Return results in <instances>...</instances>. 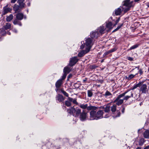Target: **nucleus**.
Returning <instances> with one entry per match:
<instances>
[{
    "label": "nucleus",
    "instance_id": "f257e3e1",
    "mask_svg": "<svg viewBox=\"0 0 149 149\" xmlns=\"http://www.w3.org/2000/svg\"><path fill=\"white\" fill-rule=\"evenodd\" d=\"M133 97V92L129 90L118 95L114 100L113 102L116 103V105L119 106L123 103L124 100L127 101L129 98Z\"/></svg>",
    "mask_w": 149,
    "mask_h": 149
},
{
    "label": "nucleus",
    "instance_id": "f03ea898",
    "mask_svg": "<svg viewBox=\"0 0 149 149\" xmlns=\"http://www.w3.org/2000/svg\"><path fill=\"white\" fill-rule=\"evenodd\" d=\"M95 109H91L90 112L89 119L91 120L95 119L98 120L103 117V112L102 110H99L98 107H96Z\"/></svg>",
    "mask_w": 149,
    "mask_h": 149
},
{
    "label": "nucleus",
    "instance_id": "7ed1b4c3",
    "mask_svg": "<svg viewBox=\"0 0 149 149\" xmlns=\"http://www.w3.org/2000/svg\"><path fill=\"white\" fill-rule=\"evenodd\" d=\"M67 112L75 117H77L81 113V109L78 108H74L73 107H71L68 110Z\"/></svg>",
    "mask_w": 149,
    "mask_h": 149
},
{
    "label": "nucleus",
    "instance_id": "20e7f679",
    "mask_svg": "<svg viewBox=\"0 0 149 149\" xmlns=\"http://www.w3.org/2000/svg\"><path fill=\"white\" fill-rule=\"evenodd\" d=\"M126 0H125V1H124L123 2V6H125L126 7V8H124L123 7H122V9L120 8H117V9H116L115 10V14L116 15H120V14H121L122 11H124V12L125 13H126L127 11H129L130 10V8L132 7V6H131L130 7H129V10H128L126 12H125V10L127 8H129V6H126L127 5H125L124 4V3H125V1H126Z\"/></svg>",
    "mask_w": 149,
    "mask_h": 149
},
{
    "label": "nucleus",
    "instance_id": "39448f33",
    "mask_svg": "<svg viewBox=\"0 0 149 149\" xmlns=\"http://www.w3.org/2000/svg\"><path fill=\"white\" fill-rule=\"evenodd\" d=\"M117 106L116 105H113L111 107V110L113 114H114L115 117H119L120 113L119 110H116Z\"/></svg>",
    "mask_w": 149,
    "mask_h": 149
},
{
    "label": "nucleus",
    "instance_id": "423d86ee",
    "mask_svg": "<svg viewBox=\"0 0 149 149\" xmlns=\"http://www.w3.org/2000/svg\"><path fill=\"white\" fill-rule=\"evenodd\" d=\"M93 39L90 38L87 39L86 41L85 44L86 46V48L89 51L93 45Z\"/></svg>",
    "mask_w": 149,
    "mask_h": 149
},
{
    "label": "nucleus",
    "instance_id": "0eeeda50",
    "mask_svg": "<svg viewBox=\"0 0 149 149\" xmlns=\"http://www.w3.org/2000/svg\"><path fill=\"white\" fill-rule=\"evenodd\" d=\"M140 87L139 91L141 92V94H146L148 93V88L146 84H142Z\"/></svg>",
    "mask_w": 149,
    "mask_h": 149
},
{
    "label": "nucleus",
    "instance_id": "6e6552de",
    "mask_svg": "<svg viewBox=\"0 0 149 149\" xmlns=\"http://www.w3.org/2000/svg\"><path fill=\"white\" fill-rule=\"evenodd\" d=\"M24 8V7L21 5L15 4L14 5L13 8L15 11V13H17L20 12Z\"/></svg>",
    "mask_w": 149,
    "mask_h": 149
},
{
    "label": "nucleus",
    "instance_id": "1a4fd4ad",
    "mask_svg": "<svg viewBox=\"0 0 149 149\" xmlns=\"http://www.w3.org/2000/svg\"><path fill=\"white\" fill-rule=\"evenodd\" d=\"M140 0H126L125 1L124 4L128 6L129 7L125 10V12H126L128 10L130 7L133 6L132 3L134 1L135 2H138Z\"/></svg>",
    "mask_w": 149,
    "mask_h": 149
},
{
    "label": "nucleus",
    "instance_id": "9d476101",
    "mask_svg": "<svg viewBox=\"0 0 149 149\" xmlns=\"http://www.w3.org/2000/svg\"><path fill=\"white\" fill-rule=\"evenodd\" d=\"M88 106L87 104H81L79 106V107L81 108L84 109H86L88 111L91 110V109H95L96 108L95 106L90 105L88 107Z\"/></svg>",
    "mask_w": 149,
    "mask_h": 149
},
{
    "label": "nucleus",
    "instance_id": "9b49d317",
    "mask_svg": "<svg viewBox=\"0 0 149 149\" xmlns=\"http://www.w3.org/2000/svg\"><path fill=\"white\" fill-rule=\"evenodd\" d=\"M78 61V59L76 56L70 58L69 65L70 66H72L74 65Z\"/></svg>",
    "mask_w": 149,
    "mask_h": 149
},
{
    "label": "nucleus",
    "instance_id": "f8f14e48",
    "mask_svg": "<svg viewBox=\"0 0 149 149\" xmlns=\"http://www.w3.org/2000/svg\"><path fill=\"white\" fill-rule=\"evenodd\" d=\"M80 115V119L82 121H84L87 118V113L85 111L83 110L82 112Z\"/></svg>",
    "mask_w": 149,
    "mask_h": 149
},
{
    "label": "nucleus",
    "instance_id": "ddd939ff",
    "mask_svg": "<svg viewBox=\"0 0 149 149\" xmlns=\"http://www.w3.org/2000/svg\"><path fill=\"white\" fill-rule=\"evenodd\" d=\"M56 98V100L59 102H63L65 99V98L62 95L59 94L57 95Z\"/></svg>",
    "mask_w": 149,
    "mask_h": 149
},
{
    "label": "nucleus",
    "instance_id": "4468645a",
    "mask_svg": "<svg viewBox=\"0 0 149 149\" xmlns=\"http://www.w3.org/2000/svg\"><path fill=\"white\" fill-rule=\"evenodd\" d=\"M12 9L8 8H3V11L2 12V14L3 15H5L6 14L9 12H11Z\"/></svg>",
    "mask_w": 149,
    "mask_h": 149
},
{
    "label": "nucleus",
    "instance_id": "2eb2a0df",
    "mask_svg": "<svg viewBox=\"0 0 149 149\" xmlns=\"http://www.w3.org/2000/svg\"><path fill=\"white\" fill-rule=\"evenodd\" d=\"M89 52V51L86 48L85 50H82L80 52H79L78 55V56L79 57H82Z\"/></svg>",
    "mask_w": 149,
    "mask_h": 149
},
{
    "label": "nucleus",
    "instance_id": "dca6fc26",
    "mask_svg": "<svg viewBox=\"0 0 149 149\" xmlns=\"http://www.w3.org/2000/svg\"><path fill=\"white\" fill-rule=\"evenodd\" d=\"M105 28L104 26H102L98 28L97 31L101 35L104 33Z\"/></svg>",
    "mask_w": 149,
    "mask_h": 149
},
{
    "label": "nucleus",
    "instance_id": "f3484780",
    "mask_svg": "<svg viewBox=\"0 0 149 149\" xmlns=\"http://www.w3.org/2000/svg\"><path fill=\"white\" fill-rule=\"evenodd\" d=\"M24 15L23 13L19 12L16 15V18L20 21L22 20L24 18Z\"/></svg>",
    "mask_w": 149,
    "mask_h": 149
},
{
    "label": "nucleus",
    "instance_id": "a211bd4d",
    "mask_svg": "<svg viewBox=\"0 0 149 149\" xmlns=\"http://www.w3.org/2000/svg\"><path fill=\"white\" fill-rule=\"evenodd\" d=\"M99 33L97 31H95L92 32L91 33V38H97L98 36H99Z\"/></svg>",
    "mask_w": 149,
    "mask_h": 149
},
{
    "label": "nucleus",
    "instance_id": "6ab92c4d",
    "mask_svg": "<svg viewBox=\"0 0 149 149\" xmlns=\"http://www.w3.org/2000/svg\"><path fill=\"white\" fill-rule=\"evenodd\" d=\"M63 84V81L61 80V79L58 80L56 83V87L57 88H60Z\"/></svg>",
    "mask_w": 149,
    "mask_h": 149
},
{
    "label": "nucleus",
    "instance_id": "aec40b11",
    "mask_svg": "<svg viewBox=\"0 0 149 149\" xmlns=\"http://www.w3.org/2000/svg\"><path fill=\"white\" fill-rule=\"evenodd\" d=\"M144 81H140L138 84L134 85L131 88V90H133L136 88L137 87H140L141 84L143 83Z\"/></svg>",
    "mask_w": 149,
    "mask_h": 149
},
{
    "label": "nucleus",
    "instance_id": "412c9836",
    "mask_svg": "<svg viewBox=\"0 0 149 149\" xmlns=\"http://www.w3.org/2000/svg\"><path fill=\"white\" fill-rule=\"evenodd\" d=\"M105 97H112V95L111 93L109 91H106L105 94L103 95Z\"/></svg>",
    "mask_w": 149,
    "mask_h": 149
},
{
    "label": "nucleus",
    "instance_id": "4be33fe9",
    "mask_svg": "<svg viewBox=\"0 0 149 149\" xmlns=\"http://www.w3.org/2000/svg\"><path fill=\"white\" fill-rule=\"evenodd\" d=\"M143 136L145 138H149V130H148L143 132Z\"/></svg>",
    "mask_w": 149,
    "mask_h": 149
},
{
    "label": "nucleus",
    "instance_id": "5701e85b",
    "mask_svg": "<svg viewBox=\"0 0 149 149\" xmlns=\"http://www.w3.org/2000/svg\"><path fill=\"white\" fill-rule=\"evenodd\" d=\"M68 99L70 101H71V102H72V103L74 104H75L76 105H78V103L77 101V99H73L72 98L68 97Z\"/></svg>",
    "mask_w": 149,
    "mask_h": 149
},
{
    "label": "nucleus",
    "instance_id": "b1692460",
    "mask_svg": "<svg viewBox=\"0 0 149 149\" xmlns=\"http://www.w3.org/2000/svg\"><path fill=\"white\" fill-rule=\"evenodd\" d=\"M13 14H10L9 16H7L6 18V20L7 22H10L13 18Z\"/></svg>",
    "mask_w": 149,
    "mask_h": 149
},
{
    "label": "nucleus",
    "instance_id": "393cba45",
    "mask_svg": "<svg viewBox=\"0 0 149 149\" xmlns=\"http://www.w3.org/2000/svg\"><path fill=\"white\" fill-rule=\"evenodd\" d=\"M25 0H18L17 3L19 5H21L24 7H25V4L24 3Z\"/></svg>",
    "mask_w": 149,
    "mask_h": 149
},
{
    "label": "nucleus",
    "instance_id": "a878e982",
    "mask_svg": "<svg viewBox=\"0 0 149 149\" xmlns=\"http://www.w3.org/2000/svg\"><path fill=\"white\" fill-rule=\"evenodd\" d=\"M70 71V68L68 67H65L63 70L64 73H66V74H68Z\"/></svg>",
    "mask_w": 149,
    "mask_h": 149
},
{
    "label": "nucleus",
    "instance_id": "bb28decb",
    "mask_svg": "<svg viewBox=\"0 0 149 149\" xmlns=\"http://www.w3.org/2000/svg\"><path fill=\"white\" fill-rule=\"evenodd\" d=\"M11 25L9 23H6L5 26H4V28L5 29L7 30L11 28Z\"/></svg>",
    "mask_w": 149,
    "mask_h": 149
},
{
    "label": "nucleus",
    "instance_id": "cd10ccee",
    "mask_svg": "<svg viewBox=\"0 0 149 149\" xmlns=\"http://www.w3.org/2000/svg\"><path fill=\"white\" fill-rule=\"evenodd\" d=\"M145 141L144 139L141 138L139 141V145L140 146H142L145 142Z\"/></svg>",
    "mask_w": 149,
    "mask_h": 149
},
{
    "label": "nucleus",
    "instance_id": "c85d7f7f",
    "mask_svg": "<svg viewBox=\"0 0 149 149\" xmlns=\"http://www.w3.org/2000/svg\"><path fill=\"white\" fill-rule=\"evenodd\" d=\"M65 105L67 107H69L71 106V101L68 100L65 101Z\"/></svg>",
    "mask_w": 149,
    "mask_h": 149
},
{
    "label": "nucleus",
    "instance_id": "c756f323",
    "mask_svg": "<svg viewBox=\"0 0 149 149\" xmlns=\"http://www.w3.org/2000/svg\"><path fill=\"white\" fill-rule=\"evenodd\" d=\"M112 25V22H109L107 24L106 27L109 29H110L111 28Z\"/></svg>",
    "mask_w": 149,
    "mask_h": 149
},
{
    "label": "nucleus",
    "instance_id": "7c9ffc66",
    "mask_svg": "<svg viewBox=\"0 0 149 149\" xmlns=\"http://www.w3.org/2000/svg\"><path fill=\"white\" fill-rule=\"evenodd\" d=\"M88 96L89 97H91L93 95V93L92 91L91 90H88L87 91Z\"/></svg>",
    "mask_w": 149,
    "mask_h": 149
},
{
    "label": "nucleus",
    "instance_id": "2f4dec72",
    "mask_svg": "<svg viewBox=\"0 0 149 149\" xmlns=\"http://www.w3.org/2000/svg\"><path fill=\"white\" fill-rule=\"evenodd\" d=\"M139 45L138 44H135L131 47L129 49V50H131L132 49H134L139 47Z\"/></svg>",
    "mask_w": 149,
    "mask_h": 149
},
{
    "label": "nucleus",
    "instance_id": "473e14b6",
    "mask_svg": "<svg viewBox=\"0 0 149 149\" xmlns=\"http://www.w3.org/2000/svg\"><path fill=\"white\" fill-rule=\"evenodd\" d=\"M1 33L2 35L4 36L6 34V32L4 28H1L0 29Z\"/></svg>",
    "mask_w": 149,
    "mask_h": 149
},
{
    "label": "nucleus",
    "instance_id": "72a5a7b5",
    "mask_svg": "<svg viewBox=\"0 0 149 149\" xmlns=\"http://www.w3.org/2000/svg\"><path fill=\"white\" fill-rule=\"evenodd\" d=\"M61 92L65 96H66V97H69V94L65 91L62 89H61Z\"/></svg>",
    "mask_w": 149,
    "mask_h": 149
},
{
    "label": "nucleus",
    "instance_id": "f704fd0d",
    "mask_svg": "<svg viewBox=\"0 0 149 149\" xmlns=\"http://www.w3.org/2000/svg\"><path fill=\"white\" fill-rule=\"evenodd\" d=\"M137 74H138V73H136L135 75H134L133 74H130V75H129V76L128 77L127 79L129 80H130V79H132L134 77L135 75H137Z\"/></svg>",
    "mask_w": 149,
    "mask_h": 149
},
{
    "label": "nucleus",
    "instance_id": "c9c22d12",
    "mask_svg": "<svg viewBox=\"0 0 149 149\" xmlns=\"http://www.w3.org/2000/svg\"><path fill=\"white\" fill-rule=\"evenodd\" d=\"M127 105L125 104H123L122 106V109L121 110V111L123 113H124L125 107Z\"/></svg>",
    "mask_w": 149,
    "mask_h": 149
},
{
    "label": "nucleus",
    "instance_id": "e433bc0d",
    "mask_svg": "<svg viewBox=\"0 0 149 149\" xmlns=\"http://www.w3.org/2000/svg\"><path fill=\"white\" fill-rule=\"evenodd\" d=\"M110 111V107H106L104 109L105 112L108 113Z\"/></svg>",
    "mask_w": 149,
    "mask_h": 149
},
{
    "label": "nucleus",
    "instance_id": "4c0bfd02",
    "mask_svg": "<svg viewBox=\"0 0 149 149\" xmlns=\"http://www.w3.org/2000/svg\"><path fill=\"white\" fill-rule=\"evenodd\" d=\"M19 20L16 18L13 22V24L15 25L17 24L19 22Z\"/></svg>",
    "mask_w": 149,
    "mask_h": 149
},
{
    "label": "nucleus",
    "instance_id": "58836bf2",
    "mask_svg": "<svg viewBox=\"0 0 149 149\" xmlns=\"http://www.w3.org/2000/svg\"><path fill=\"white\" fill-rule=\"evenodd\" d=\"M67 74L66 73H63V75L62 76V78L60 79H61V80L63 81V80H64L66 78Z\"/></svg>",
    "mask_w": 149,
    "mask_h": 149
},
{
    "label": "nucleus",
    "instance_id": "ea45409f",
    "mask_svg": "<svg viewBox=\"0 0 149 149\" xmlns=\"http://www.w3.org/2000/svg\"><path fill=\"white\" fill-rule=\"evenodd\" d=\"M97 66L95 65H93L90 66V68L91 69H94L96 68Z\"/></svg>",
    "mask_w": 149,
    "mask_h": 149
},
{
    "label": "nucleus",
    "instance_id": "a19ab883",
    "mask_svg": "<svg viewBox=\"0 0 149 149\" xmlns=\"http://www.w3.org/2000/svg\"><path fill=\"white\" fill-rule=\"evenodd\" d=\"M127 59L129 61H134V58L130 57H127Z\"/></svg>",
    "mask_w": 149,
    "mask_h": 149
},
{
    "label": "nucleus",
    "instance_id": "79ce46f5",
    "mask_svg": "<svg viewBox=\"0 0 149 149\" xmlns=\"http://www.w3.org/2000/svg\"><path fill=\"white\" fill-rule=\"evenodd\" d=\"M111 53V52L110 51V50H109L107 52H105L104 54L103 55H104V56H106V55H107L108 54H109L110 53Z\"/></svg>",
    "mask_w": 149,
    "mask_h": 149
},
{
    "label": "nucleus",
    "instance_id": "37998d69",
    "mask_svg": "<svg viewBox=\"0 0 149 149\" xmlns=\"http://www.w3.org/2000/svg\"><path fill=\"white\" fill-rule=\"evenodd\" d=\"M138 73L140 74V75H141L143 73V71L141 69H139Z\"/></svg>",
    "mask_w": 149,
    "mask_h": 149
},
{
    "label": "nucleus",
    "instance_id": "c03bdc74",
    "mask_svg": "<svg viewBox=\"0 0 149 149\" xmlns=\"http://www.w3.org/2000/svg\"><path fill=\"white\" fill-rule=\"evenodd\" d=\"M123 25V23L119 24L117 28L119 29Z\"/></svg>",
    "mask_w": 149,
    "mask_h": 149
},
{
    "label": "nucleus",
    "instance_id": "a18cd8bd",
    "mask_svg": "<svg viewBox=\"0 0 149 149\" xmlns=\"http://www.w3.org/2000/svg\"><path fill=\"white\" fill-rule=\"evenodd\" d=\"M123 25V23L119 24L117 28L119 29Z\"/></svg>",
    "mask_w": 149,
    "mask_h": 149
},
{
    "label": "nucleus",
    "instance_id": "49530a36",
    "mask_svg": "<svg viewBox=\"0 0 149 149\" xmlns=\"http://www.w3.org/2000/svg\"><path fill=\"white\" fill-rule=\"evenodd\" d=\"M120 18H119L118 19H117L116 20V22H115V23L114 25V26L118 24V22H119V21L120 20Z\"/></svg>",
    "mask_w": 149,
    "mask_h": 149
},
{
    "label": "nucleus",
    "instance_id": "de8ad7c7",
    "mask_svg": "<svg viewBox=\"0 0 149 149\" xmlns=\"http://www.w3.org/2000/svg\"><path fill=\"white\" fill-rule=\"evenodd\" d=\"M116 50V48H113L110 49V50L111 52V53L115 51Z\"/></svg>",
    "mask_w": 149,
    "mask_h": 149
},
{
    "label": "nucleus",
    "instance_id": "09e8293b",
    "mask_svg": "<svg viewBox=\"0 0 149 149\" xmlns=\"http://www.w3.org/2000/svg\"><path fill=\"white\" fill-rule=\"evenodd\" d=\"M17 0H11V3H15L17 1Z\"/></svg>",
    "mask_w": 149,
    "mask_h": 149
},
{
    "label": "nucleus",
    "instance_id": "8fccbe9b",
    "mask_svg": "<svg viewBox=\"0 0 149 149\" xmlns=\"http://www.w3.org/2000/svg\"><path fill=\"white\" fill-rule=\"evenodd\" d=\"M119 29H118V28L117 27L114 30H113V31H112L113 32H115L116 31H118Z\"/></svg>",
    "mask_w": 149,
    "mask_h": 149
},
{
    "label": "nucleus",
    "instance_id": "3c124183",
    "mask_svg": "<svg viewBox=\"0 0 149 149\" xmlns=\"http://www.w3.org/2000/svg\"><path fill=\"white\" fill-rule=\"evenodd\" d=\"M8 4H7L6 5V6H5L4 7H3V8H8L9 7H8Z\"/></svg>",
    "mask_w": 149,
    "mask_h": 149
},
{
    "label": "nucleus",
    "instance_id": "603ef678",
    "mask_svg": "<svg viewBox=\"0 0 149 149\" xmlns=\"http://www.w3.org/2000/svg\"><path fill=\"white\" fill-rule=\"evenodd\" d=\"M17 24H18L19 26H22V23L20 22H19Z\"/></svg>",
    "mask_w": 149,
    "mask_h": 149
},
{
    "label": "nucleus",
    "instance_id": "864d4df0",
    "mask_svg": "<svg viewBox=\"0 0 149 149\" xmlns=\"http://www.w3.org/2000/svg\"><path fill=\"white\" fill-rule=\"evenodd\" d=\"M149 145L146 147L144 148V149H149Z\"/></svg>",
    "mask_w": 149,
    "mask_h": 149
},
{
    "label": "nucleus",
    "instance_id": "5fc2aeb1",
    "mask_svg": "<svg viewBox=\"0 0 149 149\" xmlns=\"http://www.w3.org/2000/svg\"><path fill=\"white\" fill-rule=\"evenodd\" d=\"M87 79L86 78H85V79H83V82L84 83H86V81L87 80Z\"/></svg>",
    "mask_w": 149,
    "mask_h": 149
},
{
    "label": "nucleus",
    "instance_id": "6e6d98bb",
    "mask_svg": "<svg viewBox=\"0 0 149 149\" xmlns=\"http://www.w3.org/2000/svg\"><path fill=\"white\" fill-rule=\"evenodd\" d=\"M84 45H82L81 46V49H83L84 48Z\"/></svg>",
    "mask_w": 149,
    "mask_h": 149
},
{
    "label": "nucleus",
    "instance_id": "4d7b16f0",
    "mask_svg": "<svg viewBox=\"0 0 149 149\" xmlns=\"http://www.w3.org/2000/svg\"><path fill=\"white\" fill-rule=\"evenodd\" d=\"M59 88H55V91H56V92H57L58 91V89Z\"/></svg>",
    "mask_w": 149,
    "mask_h": 149
},
{
    "label": "nucleus",
    "instance_id": "13d9d810",
    "mask_svg": "<svg viewBox=\"0 0 149 149\" xmlns=\"http://www.w3.org/2000/svg\"><path fill=\"white\" fill-rule=\"evenodd\" d=\"M72 76V75L70 74L69 75H68V78H70V77H71Z\"/></svg>",
    "mask_w": 149,
    "mask_h": 149
},
{
    "label": "nucleus",
    "instance_id": "bf43d9fd",
    "mask_svg": "<svg viewBox=\"0 0 149 149\" xmlns=\"http://www.w3.org/2000/svg\"><path fill=\"white\" fill-rule=\"evenodd\" d=\"M136 149H142L141 147H138Z\"/></svg>",
    "mask_w": 149,
    "mask_h": 149
},
{
    "label": "nucleus",
    "instance_id": "052dcab7",
    "mask_svg": "<svg viewBox=\"0 0 149 149\" xmlns=\"http://www.w3.org/2000/svg\"><path fill=\"white\" fill-rule=\"evenodd\" d=\"M27 5L29 6H30V2L28 3Z\"/></svg>",
    "mask_w": 149,
    "mask_h": 149
},
{
    "label": "nucleus",
    "instance_id": "680f3d73",
    "mask_svg": "<svg viewBox=\"0 0 149 149\" xmlns=\"http://www.w3.org/2000/svg\"><path fill=\"white\" fill-rule=\"evenodd\" d=\"M99 81L100 83H102L103 82V81L102 80H99Z\"/></svg>",
    "mask_w": 149,
    "mask_h": 149
},
{
    "label": "nucleus",
    "instance_id": "e2e57ef3",
    "mask_svg": "<svg viewBox=\"0 0 149 149\" xmlns=\"http://www.w3.org/2000/svg\"><path fill=\"white\" fill-rule=\"evenodd\" d=\"M146 5L148 7H149V3H147Z\"/></svg>",
    "mask_w": 149,
    "mask_h": 149
},
{
    "label": "nucleus",
    "instance_id": "0e129e2a",
    "mask_svg": "<svg viewBox=\"0 0 149 149\" xmlns=\"http://www.w3.org/2000/svg\"><path fill=\"white\" fill-rule=\"evenodd\" d=\"M128 77H127V76H126V77H125V78L126 79H127Z\"/></svg>",
    "mask_w": 149,
    "mask_h": 149
},
{
    "label": "nucleus",
    "instance_id": "69168bd1",
    "mask_svg": "<svg viewBox=\"0 0 149 149\" xmlns=\"http://www.w3.org/2000/svg\"><path fill=\"white\" fill-rule=\"evenodd\" d=\"M103 61H104V60H102L101 61V63H102V62H103Z\"/></svg>",
    "mask_w": 149,
    "mask_h": 149
},
{
    "label": "nucleus",
    "instance_id": "338daca9",
    "mask_svg": "<svg viewBox=\"0 0 149 149\" xmlns=\"http://www.w3.org/2000/svg\"><path fill=\"white\" fill-rule=\"evenodd\" d=\"M108 117V116H106L104 117V118H107Z\"/></svg>",
    "mask_w": 149,
    "mask_h": 149
},
{
    "label": "nucleus",
    "instance_id": "774afa93",
    "mask_svg": "<svg viewBox=\"0 0 149 149\" xmlns=\"http://www.w3.org/2000/svg\"><path fill=\"white\" fill-rule=\"evenodd\" d=\"M64 108H65V106H63V108L64 109Z\"/></svg>",
    "mask_w": 149,
    "mask_h": 149
}]
</instances>
